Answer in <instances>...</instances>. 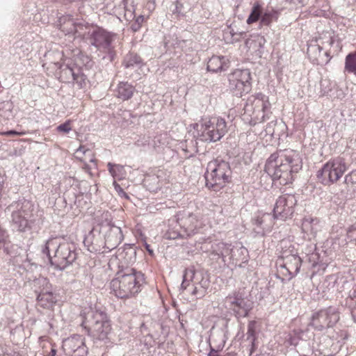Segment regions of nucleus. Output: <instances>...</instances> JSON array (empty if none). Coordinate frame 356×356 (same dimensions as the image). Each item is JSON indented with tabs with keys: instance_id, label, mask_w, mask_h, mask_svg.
<instances>
[{
	"instance_id": "obj_49",
	"label": "nucleus",
	"mask_w": 356,
	"mask_h": 356,
	"mask_svg": "<svg viewBox=\"0 0 356 356\" xmlns=\"http://www.w3.org/2000/svg\"><path fill=\"white\" fill-rule=\"evenodd\" d=\"M346 181L347 184L356 188V170L351 171L346 177Z\"/></svg>"
},
{
	"instance_id": "obj_10",
	"label": "nucleus",
	"mask_w": 356,
	"mask_h": 356,
	"mask_svg": "<svg viewBox=\"0 0 356 356\" xmlns=\"http://www.w3.org/2000/svg\"><path fill=\"white\" fill-rule=\"evenodd\" d=\"M302 260L297 252L285 250L277 260V274L282 280L290 279L296 275L301 266Z\"/></svg>"
},
{
	"instance_id": "obj_54",
	"label": "nucleus",
	"mask_w": 356,
	"mask_h": 356,
	"mask_svg": "<svg viewBox=\"0 0 356 356\" xmlns=\"http://www.w3.org/2000/svg\"><path fill=\"white\" fill-rule=\"evenodd\" d=\"M141 26H140L139 24H138L137 23H136L135 22L131 24V29L134 31V32H136L138 31L140 28Z\"/></svg>"
},
{
	"instance_id": "obj_32",
	"label": "nucleus",
	"mask_w": 356,
	"mask_h": 356,
	"mask_svg": "<svg viewBox=\"0 0 356 356\" xmlns=\"http://www.w3.org/2000/svg\"><path fill=\"white\" fill-rule=\"evenodd\" d=\"M318 222L319 220L316 218H305L302 222V231L308 235L313 236H316L317 233V229L315 227V225H316L318 223Z\"/></svg>"
},
{
	"instance_id": "obj_27",
	"label": "nucleus",
	"mask_w": 356,
	"mask_h": 356,
	"mask_svg": "<svg viewBox=\"0 0 356 356\" xmlns=\"http://www.w3.org/2000/svg\"><path fill=\"white\" fill-rule=\"evenodd\" d=\"M115 95L122 101L131 99L136 91L135 87L127 81L120 82L115 89Z\"/></svg>"
},
{
	"instance_id": "obj_45",
	"label": "nucleus",
	"mask_w": 356,
	"mask_h": 356,
	"mask_svg": "<svg viewBox=\"0 0 356 356\" xmlns=\"http://www.w3.org/2000/svg\"><path fill=\"white\" fill-rule=\"evenodd\" d=\"M346 236L350 241L356 243V222L348 228Z\"/></svg>"
},
{
	"instance_id": "obj_23",
	"label": "nucleus",
	"mask_w": 356,
	"mask_h": 356,
	"mask_svg": "<svg viewBox=\"0 0 356 356\" xmlns=\"http://www.w3.org/2000/svg\"><path fill=\"white\" fill-rule=\"evenodd\" d=\"M183 232L184 229L176 215L168 220V229L165 233V238L169 240L186 238V234H184Z\"/></svg>"
},
{
	"instance_id": "obj_56",
	"label": "nucleus",
	"mask_w": 356,
	"mask_h": 356,
	"mask_svg": "<svg viewBox=\"0 0 356 356\" xmlns=\"http://www.w3.org/2000/svg\"><path fill=\"white\" fill-rule=\"evenodd\" d=\"M145 249L147 250V251L150 254H153V250L150 248V245L149 244H147V243H145Z\"/></svg>"
},
{
	"instance_id": "obj_20",
	"label": "nucleus",
	"mask_w": 356,
	"mask_h": 356,
	"mask_svg": "<svg viewBox=\"0 0 356 356\" xmlns=\"http://www.w3.org/2000/svg\"><path fill=\"white\" fill-rule=\"evenodd\" d=\"M62 348L67 356H87L88 354L84 339L79 334H73L63 339Z\"/></svg>"
},
{
	"instance_id": "obj_25",
	"label": "nucleus",
	"mask_w": 356,
	"mask_h": 356,
	"mask_svg": "<svg viewBox=\"0 0 356 356\" xmlns=\"http://www.w3.org/2000/svg\"><path fill=\"white\" fill-rule=\"evenodd\" d=\"M55 65H58L60 81L65 83L72 82L79 67L72 63H55Z\"/></svg>"
},
{
	"instance_id": "obj_60",
	"label": "nucleus",
	"mask_w": 356,
	"mask_h": 356,
	"mask_svg": "<svg viewBox=\"0 0 356 356\" xmlns=\"http://www.w3.org/2000/svg\"><path fill=\"white\" fill-rule=\"evenodd\" d=\"M317 49H318V51L321 52V47L318 45L317 46Z\"/></svg>"
},
{
	"instance_id": "obj_8",
	"label": "nucleus",
	"mask_w": 356,
	"mask_h": 356,
	"mask_svg": "<svg viewBox=\"0 0 356 356\" xmlns=\"http://www.w3.org/2000/svg\"><path fill=\"white\" fill-rule=\"evenodd\" d=\"M344 158L336 157L327 161L316 172L318 181L324 186L336 184L348 170Z\"/></svg>"
},
{
	"instance_id": "obj_24",
	"label": "nucleus",
	"mask_w": 356,
	"mask_h": 356,
	"mask_svg": "<svg viewBox=\"0 0 356 356\" xmlns=\"http://www.w3.org/2000/svg\"><path fill=\"white\" fill-rule=\"evenodd\" d=\"M208 124H210L211 131L216 141L220 140L227 132V124L225 119L220 117H213L207 119Z\"/></svg>"
},
{
	"instance_id": "obj_38",
	"label": "nucleus",
	"mask_w": 356,
	"mask_h": 356,
	"mask_svg": "<svg viewBox=\"0 0 356 356\" xmlns=\"http://www.w3.org/2000/svg\"><path fill=\"white\" fill-rule=\"evenodd\" d=\"M144 182L150 191L156 192L161 188L160 180L157 175L147 176L145 178Z\"/></svg>"
},
{
	"instance_id": "obj_59",
	"label": "nucleus",
	"mask_w": 356,
	"mask_h": 356,
	"mask_svg": "<svg viewBox=\"0 0 356 356\" xmlns=\"http://www.w3.org/2000/svg\"><path fill=\"white\" fill-rule=\"evenodd\" d=\"M264 171L267 172V161L265 163L264 165Z\"/></svg>"
},
{
	"instance_id": "obj_53",
	"label": "nucleus",
	"mask_w": 356,
	"mask_h": 356,
	"mask_svg": "<svg viewBox=\"0 0 356 356\" xmlns=\"http://www.w3.org/2000/svg\"><path fill=\"white\" fill-rule=\"evenodd\" d=\"M144 16L143 15H139L136 17L135 22L141 26L143 22H144Z\"/></svg>"
},
{
	"instance_id": "obj_37",
	"label": "nucleus",
	"mask_w": 356,
	"mask_h": 356,
	"mask_svg": "<svg viewBox=\"0 0 356 356\" xmlns=\"http://www.w3.org/2000/svg\"><path fill=\"white\" fill-rule=\"evenodd\" d=\"M108 170L114 179H122L125 175L124 168L122 165L108 163Z\"/></svg>"
},
{
	"instance_id": "obj_40",
	"label": "nucleus",
	"mask_w": 356,
	"mask_h": 356,
	"mask_svg": "<svg viewBox=\"0 0 356 356\" xmlns=\"http://www.w3.org/2000/svg\"><path fill=\"white\" fill-rule=\"evenodd\" d=\"M64 3H73L81 14L86 12V8L89 7L88 0H63Z\"/></svg>"
},
{
	"instance_id": "obj_55",
	"label": "nucleus",
	"mask_w": 356,
	"mask_h": 356,
	"mask_svg": "<svg viewBox=\"0 0 356 356\" xmlns=\"http://www.w3.org/2000/svg\"><path fill=\"white\" fill-rule=\"evenodd\" d=\"M56 349L54 348V346H52L51 351L46 356H55L56 355Z\"/></svg>"
},
{
	"instance_id": "obj_39",
	"label": "nucleus",
	"mask_w": 356,
	"mask_h": 356,
	"mask_svg": "<svg viewBox=\"0 0 356 356\" xmlns=\"http://www.w3.org/2000/svg\"><path fill=\"white\" fill-rule=\"evenodd\" d=\"M13 105L10 102H4L0 104V115L5 119L13 117Z\"/></svg>"
},
{
	"instance_id": "obj_51",
	"label": "nucleus",
	"mask_w": 356,
	"mask_h": 356,
	"mask_svg": "<svg viewBox=\"0 0 356 356\" xmlns=\"http://www.w3.org/2000/svg\"><path fill=\"white\" fill-rule=\"evenodd\" d=\"M5 134L8 136H23L25 134V132H19L15 130H10L6 132Z\"/></svg>"
},
{
	"instance_id": "obj_17",
	"label": "nucleus",
	"mask_w": 356,
	"mask_h": 356,
	"mask_svg": "<svg viewBox=\"0 0 356 356\" xmlns=\"http://www.w3.org/2000/svg\"><path fill=\"white\" fill-rule=\"evenodd\" d=\"M177 216L184 229L183 233L186 237L198 232L204 225L202 216L199 213H193L188 211H179Z\"/></svg>"
},
{
	"instance_id": "obj_29",
	"label": "nucleus",
	"mask_w": 356,
	"mask_h": 356,
	"mask_svg": "<svg viewBox=\"0 0 356 356\" xmlns=\"http://www.w3.org/2000/svg\"><path fill=\"white\" fill-rule=\"evenodd\" d=\"M64 201L67 204H69L71 207L73 205H75L77 207L83 208L84 204L86 203V202L84 201L83 194H76L75 191H67L64 194Z\"/></svg>"
},
{
	"instance_id": "obj_48",
	"label": "nucleus",
	"mask_w": 356,
	"mask_h": 356,
	"mask_svg": "<svg viewBox=\"0 0 356 356\" xmlns=\"http://www.w3.org/2000/svg\"><path fill=\"white\" fill-rule=\"evenodd\" d=\"M58 132H63L65 134L69 133L72 130V127L70 126V121L67 120L63 124L58 125L56 128Z\"/></svg>"
},
{
	"instance_id": "obj_26",
	"label": "nucleus",
	"mask_w": 356,
	"mask_h": 356,
	"mask_svg": "<svg viewBox=\"0 0 356 356\" xmlns=\"http://www.w3.org/2000/svg\"><path fill=\"white\" fill-rule=\"evenodd\" d=\"M229 66V60L225 56H213L209 60L207 69L209 72L216 73L227 70Z\"/></svg>"
},
{
	"instance_id": "obj_43",
	"label": "nucleus",
	"mask_w": 356,
	"mask_h": 356,
	"mask_svg": "<svg viewBox=\"0 0 356 356\" xmlns=\"http://www.w3.org/2000/svg\"><path fill=\"white\" fill-rule=\"evenodd\" d=\"M76 153L77 154H79V153H81L85 156H88L90 157L89 158V161L90 163H92L95 167L96 166L95 159L94 156H92L91 151L89 149L86 148L85 146L81 145L76 149Z\"/></svg>"
},
{
	"instance_id": "obj_4",
	"label": "nucleus",
	"mask_w": 356,
	"mask_h": 356,
	"mask_svg": "<svg viewBox=\"0 0 356 356\" xmlns=\"http://www.w3.org/2000/svg\"><path fill=\"white\" fill-rule=\"evenodd\" d=\"M81 326L95 340L106 341L111 325L106 312L93 307L86 309L82 314Z\"/></svg>"
},
{
	"instance_id": "obj_15",
	"label": "nucleus",
	"mask_w": 356,
	"mask_h": 356,
	"mask_svg": "<svg viewBox=\"0 0 356 356\" xmlns=\"http://www.w3.org/2000/svg\"><path fill=\"white\" fill-rule=\"evenodd\" d=\"M339 320L338 311L332 307L321 309L315 313L312 318L310 325L321 330L325 327H332Z\"/></svg>"
},
{
	"instance_id": "obj_36",
	"label": "nucleus",
	"mask_w": 356,
	"mask_h": 356,
	"mask_svg": "<svg viewBox=\"0 0 356 356\" xmlns=\"http://www.w3.org/2000/svg\"><path fill=\"white\" fill-rule=\"evenodd\" d=\"M197 2L196 0H187L185 3H182L179 1H177L175 8L173 10L174 13H177L179 15L184 16L186 13L190 11L193 7L194 3Z\"/></svg>"
},
{
	"instance_id": "obj_35",
	"label": "nucleus",
	"mask_w": 356,
	"mask_h": 356,
	"mask_svg": "<svg viewBox=\"0 0 356 356\" xmlns=\"http://www.w3.org/2000/svg\"><path fill=\"white\" fill-rule=\"evenodd\" d=\"M344 71L356 76V51L349 53L345 58Z\"/></svg>"
},
{
	"instance_id": "obj_33",
	"label": "nucleus",
	"mask_w": 356,
	"mask_h": 356,
	"mask_svg": "<svg viewBox=\"0 0 356 356\" xmlns=\"http://www.w3.org/2000/svg\"><path fill=\"white\" fill-rule=\"evenodd\" d=\"M123 65L126 68H139L143 65V62L138 54L129 53L124 57Z\"/></svg>"
},
{
	"instance_id": "obj_50",
	"label": "nucleus",
	"mask_w": 356,
	"mask_h": 356,
	"mask_svg": "<svg viewBox=\"0 0 356 356\" xmlns=\"http://www.w3.org/2000/svg\"><path fill=\"white\" fill-rule=\"evenodd\" d=\"M124 246L125 250L127 251L126 254H129L131 257L134 256L135 257L136 254V249L129 244H125Z\"/></svg>"
},
{
	"instance_id": "obj_28",
	"label": "nucleus",
	"mask_w": 356,
	"mask_h": 356,
	"mask_svg": "<svg viewBox=\"0 0 356 356\" xmlns=\"http://www.w3.org/2000/svg\"><path fill=\"white\" fill-rule=\"evenodd\" d=\"M76 22L70 15H62L58 17L56 26L65 35H72Z\"/></svg>"
},
{
	"instance_id": "obj_34",
	"label": "nucleus",
	"mask_w": 356,
	"mask_h": 356,
	"mask_svg": "<svg viewBox=\"0 0 356 356\" xmlns=\"http://www.w3.org/2000/svg\"><path fill=\"white\" fill-rule=\"evenodd\" d=\"M92 29L90 27L88 23L84 22H76L72 35L74 38H84L86 34L89 36V32Z\"/></svg>"
},
{
	"instance_id": "obj_57",
	"label": "nucleus",
	"mask_w": 356,
	"mask_h": 356,
	"mask_svg": "<svg viewBox=\"0 0 356 356\" xmlns=\"http://www.w3.org/2000/svg\"><path fill=\"white\" fill-rule=\"evenodd\" d=\"M84 163H85V166H84V168L86 171H88L90 169V167H89V165L87 164L86 163V161H83Z\"/></svg>"
},
{
	"instance_id": "obj_2",
	"label": "nucleus",
	"mask_w": 356,
	"mask_h": 356,
	"mask_svg": "<svg viewBox=\"0 0 356 356\" xmlns=\"http://www.w3.org/2000/svg\"><path fill=\"white\" fill-rule=\"evenodd\" d=\"M42 252L47 255L51 266L63 270L76 259V245L71 241L58 242L56 238L48 239L43 245Z\"/></svg>"
},
{
	"instance_id": "obj_14",
	"label": "nucleus",
	"mask_w": 356,
	"mask_h": 356,
	"mask_svg": "<svg viewBox=\"0 0 356 356\" xmlns=\"http://www.w3.org/2000/svg\"><path fill=\"white\" fill-rule=\"evenodd\" d=\"M251 75L248 69H236L229 75V87L234 95L242 97L251 90Z\"/></svg>"
},
{
	"instance_id": "obj_61",
	"label": "nucleus",
	"mask_w": 356,
	"mask_h": 356,
	"mask_svg": "<svg viewBox=\"0 0 356 356\" xmlns=\"http://www.w3.org/2000/svg\"><path fill=\"white\" fill-rule=\"evenodd\" d=\"M353 314L354 316H356V309H355V310H354V311L353 312Z\"/></svg>"
},
{
	"instance_id": "obj_7",
	"label": "nucleus",
	"mask_w": 356,
	"mask_h": 356,
	"mask_svg": "<svg viewBox=\"0 0 356 356\" xmlns=\"http://www.w3.org/2000/svg\"><path fill=\"white\" fill-rule=\"evenodd\" d=\"M209 286L208 275L202 270H195L193 267L185 269L180 291L188 290L197 298L203 297Z\"/></svg>"
},
{
	"instance_id": "obj_63",
	"label": "nucleus",
	"mask_w": 356,
	"mask_h": 356,
	"mask_svg": "<svg viewBox=\"0 0 356 356\" xmlns=\"http://www.w3.org/2000/svg\"><path fill=\"white\" fill-rule=\"evenodd\" d=\"M223 343H225V341H223ZM224 346V344H222V348Z\"/></svg>"
},
{
	"instance_id": "obj_44",
	"label": "nucleus",
	"mask_w": 356,
	"mask_h": 356,
	"mask_svg": "<svg viewBox=\"0 0 356 356\" xmlns=\"http://www.w3.org/2000/svg\"><path fill=\"white\" fill-rule=\"evenodd\" d=\"M112 216L109 211H104L98 219V223L97 225L104 224H113L111 222Z\"/></svg>"
},
{
	"instance_id": "obj_18",
	"label": "nucleus",
	"mask_w": 356,
	"mask_h": 356,
	"mask_svg": "<svg viewBox=\"0 0 356 356\" xmlns=\"http://www.w3.org/2000/svg\"><path fill=\"white\" fill-rule=\"evenodd\" d=\"M102 234V225H96L86 234L83 239L84 246L92 253H106L105 243Z\"/></svg>"
},
{
	"instance_id": "obj_31",
	"label": "nucleus",
	"mask_w": 356,
	"mask_h": 356,
	"mask_svg": "<svg viewBox=\"0 0 356 356\" xmlns=\"http://www.w3.org/2000/svg\"><path fill=\"white\" fill-rule=\"evenodd\" d=\"M232 247L231 244L220 242L213 246V251L216 255L221 257L224 262H226L229 261V255L232 251Z\"/></svg>"
},
{
	"instance_id": "obj_13",
	"label": "nucleus",
	"mask_w": 356,
	"mask_h": 356,
	"mask_svg": "<svg viewBox=\"0 0 356 356\" xmlns=\"http://www.w3.org/2000/svg\"><path fill=\"white\" fill-rule=\"evenodd\" d=\"M224 305L237 318L246 317L252 307V302L239 291L229 294L224 300Z\"/></svg>"
},
{
	"instance_id": "obj_16",
	"label": "nucleus",
	"mask_w": 356,
	"mask_h": 356,
	"mask_svg": "<svg viewBox=\"0 0 356 356\" xmlns=\"http://www.w3.org/2000/svg\"><path fill=\"white\" fill-rule=\"evenodd\" d=\"M296 204L297 200L295 195L291 194L281 195L276 200L273 209V216L283 220L290 218L294 213Z\"/></svg>"
},
{
	"instance_id": "obj_9",
	"label": "nucleus",
	"mask_w": 356,
	"mask_h": 356,
	"mask_svg": "<svg viewBox=\"0 0 356 356\" xmlns=\"http://www.w3.org/2000/svg\"><path fill=\"white\" fill-rule=\"evenodd\" d=\"M115 34L106 29L96 26L92 28V31L89 32L88 40L91 46L95 47L97 51L103 53V59L111 62L115 57V51L112 45L114 40Z\"/></svg>"
},
{
	"instance_id": "obj_1",
	"label": "nucleus",
	"mask_w": 356,
	"mask_h": 356,
	"mask_svg": "<svg viewBox=\"0 0 356 356\" xmlns=\"http://www.w3.org/2000/svg\"><path fill=\"white\" fill-rule=\"evenodd\" d=\"M300 163L298 155L292 151L271 154L268 158V165L274 168L273 179L282 186L291 184L293 175L301 168Z\"/></svg>"
},
{
	"instance_id": "obj_58",
	"label": "nucleus",
	"mask_w": 356,
	"mask_h": 356,
	"mask_svg": "<svg viewBox=\"0 0 356 356\" xmlns=\"http://www.w3.org/2000/svg\"><path fill=\"white\" fill-rule=\"evenodd\" d=\"M239 35H240L241 38H244L246 36V33H245V32H240Z\"/></svg>"
},
{
	"instance_id": "obj_11",
	"label": "nucleus",
	"mask_w": 356,
	"mask_h": 356,
	"mask_svg": "<svg viewBox=\"0 0 356 356\" xmlns=\"http://www.w3.org/2000/svg\"><path fill=\"white\" fill-rule=\"evenodd\" d=\"M33 286L37 296L36 300L38 306L50 309L56 304L58 297L47 278L40 277L35 279Z\"/></svg>"
},
{
	"instance_id": "obj_41",
	"label": "nucleus",
	"mask_w": 356,
	"mask_h": 356,
	"mask_svg": "<svg viewBox=\"0 0 356 356\" xmlns=\"http://www.w3.org/2000/svg\"><path fill=\"white\" fill-rule=\"evenodd\" d=\"M254 47L257 49V54L261 56V54L264 51V46L266 44V39L264 35H258L256 36V39L253 40Z\"/></svg>"
},
{
	"instance_id": "obj_6",
	"label": "nucleus",
	"mask_w": 356,
	"mask_h": 356,
	"mask_svg": "<svg viewBox=\"0 0 356 356\" xmlns=\"http://www.w3.org/2000/svg\"><path fill=\"white\" fill-rule=\"evenodd\" d=\"M232 174L229 162L219 159L211 161L207 164L205 172L206 186L218 191L231 181Z\"/></svg>"
},
{
	"instance_id": "obj_5",
	"label": "nucleus",
	"mask_w": 356,
	"mask_h": 356,
	"mask_svg": "<svg viewBox=\"0 0 356 356\" xmlns=\"http://www.w3.org/2000/svg\"><path fill=\"white\" fill-rule=\"evenodd\" d=\"M11 212V223L13 229L25 232L32 229L35 218L33 215L34 204L30 200H19L8 207Z\"/></svg>"
},
{
	"instance_id": "obj_42",
	"label": "nucleus",
	"mask_w": 356,
	"mask_h": 356,
	"mask_svg": "<svg viewBox=\"0 0 356 356\" xmlns=\"http://www.w3.org/2000/svg\"><path fill=\"white\" fill-rule=\"evenodd\" d=\"M86 76L79 68L77 72H76V76H74V79H73L72 83H76L79 88H82L86 86Z\"/></svg>"
},
{
	"instance_id": "obj_46",
	"label": "nucleus",
	"mask_w": 356,
	"mask_h": 356,
	"mask_svg": "<svg viewBox=\"0 0 356 356\" xmlns=\"http://www.w3.org/2000/svg\"><path fill=\"white\" fill-rule=\"evenodd\" d=\"M264 220H263L262 217L257 216L256 219L254 220V225L256 227H254V231L257 234H261L262 235L264 234L265 232L264 229L261 227L262 224L264 223Z\"/></svg>"
},
{
	"instance_id": "obj_30",
	"label": "nucleus",
	"mask_w": 356,
	"mask_h": 356,
	"mask_svg": "<svg viewBox=\"0 0 356 356\" xmlns=\"http://www.w3.org/2000/svg\"><path fill=\"white\" fill-rule=\"evenodd\" d=\"M261 7L259 3H255L252 7V11L247 19V23L251 24L257 22L261 18L259 25H267V13H264L261 16Z\"/></svg>"
},
{
	"instance_id": "obj_12",
	"label": "nucleus",
	"mask_w": 356,
	"mask_h": 356,
	"mask_svg": "<svg viewBox=\"0 0 356 356\" xmlns=\"http://www.w3.org/2000/svg\"><path fill=\"white\" fill-rule=\"evenodd\" d=\"M0 250L7 255L10 257V261H13L14 265L22 266L26 269L29 265L30 261L25 254L24 249L19 247L17 245L12 243L8 239L4 230L0 228ZM33 264H31V266Z\"/></svg>"
},
{
	"instance_id": "obj_3",
	"label": "nucleus",
	"mask_w": 356,
	"mask_h": 356,
	"mask_svg": "<svg viewBox=\"0 0 356 356\" xmlns=\"http://www.w3.org/2000/svg\"><path fill=\"white\" fill-rule=\"evenodd\" d=\"M144 275L134 268H127L116 273L111 282L115 295L120 298H129L141 291Z\"/></svg>"
},
{
	"instance_id": "obj_52",
	"label": "nucleus",
	"mask_w": 356,
	"mask_h": 356,
	"mask_svg": "<svg viewBox=\"0 0 356 356\" xmlns=\"http://www.w3.org/2000/svg\"><path fill=\"white\" fill-rule=\"evenodd\" d=\"M207 356H218V350L214 349L211 346H210V352L209 353Z\"/></svg>"
},
{
	"instance_id": "obj_22",
	"label": "nucleus",
	"mask_w": 356,
	"mask_h": 356,
	"mask_svg": "<svg viewBox=\"0 0 356 356\" xmlns=\"http://www.w3.org/2000/svg\"><path fill=\"white\" fill-rule=\"evenodd\" d=\"M229 263L234 266L242 267L243 264L248 262L249 254L247 248L241 243H236L232 247Z\"/></svg>"
},
{
	"instance_id": "obj_19",
	"label": "nucleus",
	"mask_w": 356,
	"mask_h": 356,
	"mask_svg": "<svg viewBox=\"0 0 356 356\" xmlns=\"http://www.w3.org/2000/svg\"><path fill=\"white\" fill-rule=\"evenodd\" d=\"M102 225V234L105 243L106 253L115 249L124 239V235L121 228L113 224Z\"/></svg>"
},
{
	"instance_id": "obj_62",
	"label": "nucleus",
	"mask_w": 356,
	"mask_h": 356,
	"mask_svg": "<svg viewBox=\"0 0 356 356\" xmlns=\"http://www.w3.org/2000/svg\"><path fill=\"white\" fill-rule=\"evenodd\" d=\"M265 108H266V106H265V105H264V106H263V109H265Z\"/></svg>"
},
{
	"instance_id": "obj_21",
	"label": "nucleus",
	"mask_w": 356,
	"mask_h": 356,
	"mask_svg": "<svg viewBox=\"0 0 356 356\" xmlns=\"http://www.w3.org/2000/svg\"><path fill=\"white\" fill-rule=\"evenodd\" d=\"M195 129L194 137L202 142H216V138L213 135V132L211 131L210 124L207 123V119H202L197 123L193 124Z\"/></svg>"
},
{
	"instance_id": "obj_47",
	"label": "nucleus",
	"mask_w": 356,
	"mask_h": 356,
	"mask_svg": "<svg viewBox=\"0 0 356 356\" xmlns=\"http://www.w3.org/2000/svg\"><path fill=\"white\" fill-rule=\"evenodd\" d=\"M113 187L115 190V191L118 193V195L121 197H123L126 200L129 199V196L124 191L122 188L120 186V184H118L116 181H113Z\"/></svg>"
}]
</instances>
